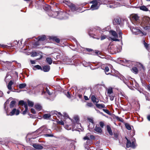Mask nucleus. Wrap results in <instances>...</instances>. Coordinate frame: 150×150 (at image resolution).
I'll use <instances>...</instances> for the list:
<instances>
[{
	"mask_svg": "<svg viewBox=\"0 0 150 150\" xmlns=\"http://www.w3.org/2000/svg\"><path fill=\"white\" fill-rule=\"evenodd\" d=\"M150 25V18L147 16L144 17L143 18L141 24L142 27L144 29H147Z\"/></svg>",
	"mask_w": 150,
	"mask_h": 150,
	"instance_id": "f257e3e1",
	"label": "nucleus"
},
{
	"mask_svg": "<svg viewBox=\"0 0 150 150\" xmlns=\"http://www.w3.org/2000/svg\"><path fill=\"white\" fill-rule=\"evenodd\" d=\"M131 31L133 34L135 35L141 34V36L146 35V33L144 32L141 31L139 29L134 27H132L130 28Z\"/></svg>",
	"mask_w": 150,
	"mask_h": 150,
	"instance_id": "f03ea898",
	"label": "nucleus"
},
{
	"mask_svg": "<svg viewBox=\"0 0 150 150\" xmlns=\"http://www.w3.org/2000/svg\"><path fill=\"white\" fill-rule=\"evenodd\" d=\"M68 14L65 12H58L57 18L59 19H66L67 18Z\"/></svg>",
	"mask_w": 150,
	"mask_h": 150,
	"instance_id": "7ed1b4c3",
	"label": "nucleus"
},
{
	"mask_svg": "<svg viewBox=\"0 0 150 150\" xmlns=\"http://www.w3.org/2000/svg\"><path fill=\"white\" fill-rule=\"evenodd\" d=\"M91 3L93 4L91 7L90 9L92 10L97 9L99 6L98 5V3L96 1H93L91 2Z\"/></svg>",
	"mask_w": 150,
	"mask_h": 150,
	"instance_id": "20e7f679",
	"label": "nucleus"
},
{
	"mask_svg": "<svg viewBox=\"0 0 150 150\" xmlns=\"http://www.w3.org/2000/svg\"><path fill=\"white\" fill-rule=\"evenodd\" d=\"M20 113V111L18 109L13 108L10 112V115L13 116L14 115H18Z\"/></svg>",
	"mask_w": 150,
	"mask_h": 150,
	"instance_id": "39448f33",
	"label": "nucleus"
},
{
	"mask_svg": "<svg viewBox=\"0 0 150 150\" xmlns=\"http://www.w3.org/2000/svg\"><path fill=\"white\" fill-rule=\"evenodd\" d=\"M66 4L71 8L72 10L73 11H76V9L75 7V5L73 4L69 1H67Z\"/></svg>",
	"mask_w": 150,
	"mask_h": 150,
	"instance_id": "423d86ee",
	"label": "nucleus"
},
{
	"mask_svg": "<svg viewBox=\"0 0 150 150\" xmlns=\"http://www.w3.org/2000/svg\"><path fill=\"white\" fill-rule=\"evenodd\" d=\"M51 13L52 14L50 13H48L49 16L50 17L57 18V17L58 13V12H52Z\"/></svg>",
	"mask_w": 150,
	"mask_h": 150,
	"instance_id": "0eeeda50",
	"label": "nucleus"
},
{
	"mask_svg": "<svg viewBox=\"0 0 150 150\" xmlns=\"http://www.w3.org/2000/svg\"><path fill=\"white\" fill-rule=\"evenodd\" d=\"M33 146L35 149H43V147L40 144H34Z\"/></svg>",
	"mask_w": 150,
	"mask_h": 150,
	"instance_id": "6e6552de",
	"label": "nucleus"
},
{
	"mask_svg": "<svg viewBox=\"0 0 150 150\" xmlns=\"http://www.w3.org/2000/svg\"><path fill=\"white\" fill-rule=\"evenodd\" d=\"M113 22L114 25L120 24L121 23V20L120 18H116L113 21Z\"/></svg>",
	"mask_w": 150,
	"mask_h": 150,
	"instance_id": "1a4fd4ad",
	"label": "nucleus"
},
{
	"mask_svg": "<svg viewBox=\"0 0 150 150\" xmlns=\"http://www.w3.org/2000/svg\"><path fill=\"white\" fill-rule=\"evenodd\" d=\"M106 129L107 130L109 134L111 136H112L113 134L110 127L109 125H108L106 126Z\"/></svg>",
	"mask_w": 150,
	"mask_h": 150,
	"instance_id": "9d476101",
	"label": "nucleus"
},
{
	"mask_svg": "<svg viewBox=\"0 0 150 150\" xmlns=\"http://www.w3.org/2000/svg\"><path fill=\"white\" fill-rule=\"evenodd\" d=\"M94 130L96 133H101L102 132V130L101 128L99 127L96 126L94 129Z\"/></svg>",
	"mask_w": 150,
	"mask_h": 150,
	"instance_id": "9b49d317",
	"label": "nucleus"
},
{
	"mask_svg": "<svg viewBox=\"0 0 150 150\" xmlns=\"http://www.w3.org/2000/svg\"><path fill=\"white\" fill-rule=\"evenodd\" d=\"M47 129L45 126H43L39 128L38 129L39 131H41L42 132L44 133H46V131H47Z\"/></svg>",
	"mask_w": 150,
	"mask_h": 150,
	"instance_id": "f8f14e48",
	"label": "nucleus"
},
{
	"mask_svg": "<svg viewBox=\"0 0 150 150\" xmlns=\"http://www.w3.org/2000/svg\"><path fill=\"white\" fill-rule=\"evenodd\" d=\"M50 69V67L49 65L44 66L43 67V70L45 72H47L49 71Z\"/></svg>",
	"mask_w": 150,
	"mask_h": 150,
	"instance_id": "ddd939ff",
	"label": "nucleus"
},
{
	"mask_svg": "<svg viewBox=\"0 0 150 150\" xmlns=\"http://www.w3.org/2000/svg\"><path fill=\"white\" fill-rule=\"evenodd\" d=\"M35 107L36 109L38 111L40 110L42 108V106L38 104H36L35 105Z\"/></svg>",
	"mask_w": 150,
	"mask_h": 150,
	"instance_id": "4468645a",
	"label": "nucleus"
},
{
	"mask_svg": "<svg viewBox=\"0 0 150 150\" xmlns=\"http://www.w3.org/2000/svg\"><path fill=\"white\" fill-rule=\"evenodd\" d=\"M38 41H43L46 39V37L45 35H42L41 36H39L38 37Z\"/></svg>",
	"mask_w": 150,
	"mask_h": 150,
	"instance_id": "2eb2a0df",
	"label": "nucleus"
},
{
	"mask_svg": "<svg viewBox=\"0 0 150 150\" xmlns=\"http://www.w3.org/2000/svg\"><path fill=\"white\" fill-rule=\"evenodd\" d=\"M110 33H111V35L115 38H118V35L115 31L111 30L110 31Z\"/></svg>",
	"mask_w": 150,
	"mask_h": 150,
	"instance_id": "dca6fc26",
	"label": "nucleus"
},
{
	"mask_svg": "<svg viewBox=\"0 0 150 150\" xmlns=\"http://www.w3.org/2000/svg\"><path fill=\"white\" fill-rule=\"evenodd\" d=\"M13 84V82L11 81L9 82L7 86V87L8 89L9 90H11L12 89V88L11 87V86Z\"/></svg>",
	"mask_w": 150,
	"mask_h": 150,
	"instance_id": "f3484780",
	"label": "nucleus"
},
{
	"mask_svg": "<svg viewBox=\"0 0 150 150\" xmlns=\"http://www.w3.org/2000/svg\"><path fill=\"white\" fill-rule=\"evenodd\" d=\"M91 98L92 100L93 103H98V101H97L96 98L94 95L92 96Z\"/></svg>",
	"mask_w": 150,
	"mask_h": 150,
	"instance_id": "a211bd4d",
	"label": "nucleus"
},
{
	"mask_svg": "<svg viewBox=\"0 0 150 150\" xmlns=\"http://www.w3.org/2000/svg\"><path fill=\"white\" fill-rule=\"evenodd\" d=\"M96 106L98 108H105V105L103 104H97Z\"/></svg>",
	"mask_w": 150,
	"mask_h": 150,
	"instance_id": "6ab92c4d",
	"label": "nucleus"
},
{
	"mask_svg": "<svg viewBox=\"0 0 150 150\" xmlns=\"http://www.w3.org/2000/svg\"><path fill=\"white\" fill-rule=\"evenodd\" d=\"M16 103V101L15 100H12V101L10 105V108H12L14 107L15 105V103Z\"/></svg>",
	"mask_w": 150,
	"mask_h": 150,
	"instance_id": "aec40b11",
	"label": "nucleus"
},
{
	"mask_svg": "<svg viewBox=\"0 0 150 150\" xmlns=\"http://www.w3.org/2000/svg\"><path fill=\"white\" fill-rule=\"evenodd\" d=\"M13 62H16L15 61H13L12 62H8V61H6V62H3L6 65H10L12 64V63Z\"/></svg>",
	"mask_w": 150,
	"mask_h": 150,
	"instance_id": "412c9836",
	"label": "nucleus"
},
{
	"mask_svg": "<svg viewBox=\"0 0 150 150\" xmlns=\"http://www.w3.org/2000/svg\"><path fill=\"white\" fill-rule=\"evenodd\" d=\"M140 9L141 10L145 11H147L148 10V8H147L145 6H140Z\"/></svg>",
	"mask_w": 150,
	"mask_h": 150,
	"instance_id": "4be33fe9",
	"label": "nucleus"
},
{
	"mask_svg": "<svg viewBox=\"0 0 150 150\" xmlns=\"http://www.w3.org/2000/svg\"><path fill=\"white\" fill-rule=\"evenodd\" d=\"M126 139L127 140V142L126 144V146L127 148L129 147H131V142L128 140V139L126 138Z\"/></svg>",
	"mask_w": 150,
	"mask_h": 150,
	"instance_id": "5701e85b",
	"label": "nucleus"
},
{
	"mask_svg": "<svg viewBox=\"0 0 150 150\" xmlns=\"http://www.w3.org/2000/svg\"><path fill=\"white\" fill-rule=\"evenodd\" d=\"M51 115L50 114H45L43 116V117L44 119H47L49 118Z\"/></svg>",
	"mask_w": 150,
	"mask_h": 150,
	"instance_id": "b1692460",
	"label": "nucleus"
},
{
	"mask_svg": "<svg viewBox=\"0 0 150 150\" xmlns=\"http://www.w3.org/2000/svg\"><path fill=\"white\" fill-rule=\"evenodd\" d=\"M47 62L49 64H51L52 63V60L51 58L48 57L46 59Z\"/></svg>",
	"mask_w": 150,
	"mask_h": 150,
	"instance_id": "393cba45",
	"label": "nucleus"
},
{
	"mask_svg": "<svg viewBox=\"0 0 150 150\" xmlns=\"http://www.w3.org/2000/svg\"><path fill=\"white\" fill-rule=\"evenodd\" d=\"M26 86V85L25 83H21L19 85L18 87L20 88L21 89L25 88Z\"/></svg>",
	"mask_w": 150,
	"mask_h": 150,
	"instance_id": "a878e982",
	"label": "nucleus"
},
{
	"mask_svg": "<svg viewBox=\"0 0 150 150\" xmlns=\"http://www.w3.org/2000/svg\"><path fill=\"white\" fill-rule=\"evenodd\" d=\"M25 110L23 112V115H25V114H26V113H27V111H28V105H26V104H25Z\"/></svg>",
	"mask_w": 150,
	"mask_h": 150,
	"instance_id": "bb28decb",
	"label": "nucleus"
},
{
	"mask_svg": "<svg viewBox=\"0 0 150 150\" xmlns=\"http://www.w3.org/2000/svg\"><path fill=\"white\" fill-rule=\"evenodd\" d=\"M132 71L135 74H137L138 73V69L137 67H134L132 69Z\"/></svg>",
	"mask_w": 150,
	"mask_h": 150,
	"instance_id": "cd10ccee",
	"label": "nucleus"
},
{
	"mask_svg": "<svg viewBox=\"0 0 150 150\" xmlns=\"http://www.w3.org/2000/svg\"><path fill=\"white\" fill-rule=\"evenodd\" d=\"M25 104L26 105L27 103L26 102H25L23 100H20L19 102V105H24V107H25Z\"/></svg>",
	"mask_w": 150,
	"mask_h": 150,
	"instance_id": "c85d7f7f",
	"label": "nucleus"
},
{
	"mask_svg": "<svg viewBox=\"0 0 150 150\" xmlns=\"http://www.w3.org/2000/svg\"><path fill=\"white\" fill-rule=\"evenodd\" d=\"M28 106L30 107H33L34 105V103L33 102L29 100L28 101Z\"/></svg>",
	"mask_w": 150,
	"mask_h": 150,
	"instance_id": "c756f323",
	"label": "nucleus"
},
{
	"mask_svg": "<svg viewBox=\"0 0 150 150\" xmlns=\"http://www.w3.org/2000/svg\"><path fill=\"white\" fill-rule=\"evenodd\" d=\"M113 93V91L112 89L110 88H109L107 90V94H111V93Z\"/></svg>",
	"mask_w": 150,
	"mask_h": 150,
	"instance_id": "7c9ffc66",
	"label": "nucleus"
},
{
	"mask_svg": "<svg viewBox=\"0 0 150 150\" xmlns=\"http://www.w3.org/2000/svg\"><path fill=\"white\" fill-rule=\"evenodd\" d=\"M34 70H35L36 69H42L41 67L39 65H36L33 68Z\"/></svg>",
	"mask_w": 150,
	"mask_h": 150,
	"instance_id": "2f4dec72",
	"label": "nucleus"
},
{
	"mask_svg": "<svg viewBox=\"0 0 150 150\" xmlns=\"http://www.w3.org/2000/svg\"><path fill=\"white\" fill-rule=\"evenodd\" d=\"M52 39L54 40L57 43H59L60 42L59 39L56 37H53Z\"/></svg>",
	"mask_w": 150,
	"mask_h": 150,
	"instance_id": "473e14b6",
	"label": "nucleus"
},
{
	"mask_svg": "<svg viewBox=\"0 0 150 150\" xmlns=\"http://www.w3.org/2000/svg\"><path fill=\"white\" fill-rule=\"evenodd\" d=\"M126 128L128 130H130L131 129V127L130 125L126 123L125 125Z\"/></svg>",
	"mask_w": 150,
	"mask_h": 150,
	"instance_id": "72a5a7b5",
	"label": "nucleus"
},
{
	"mask_svg": "<svg viewBox=\"0 0 150 150\" xmlns=\"http://www.w3.org/2000/svg\"><path fill=\"white\" fill-rule=\"evenodd\" d=\"M133 18L134 19L135 21H137L139 19V17L137 15H134L133 16Z\"/></svg>",
	"mask_w": 150,
	"mask_h": 150,
	"instance_id": "f704fd0d",
	"label": "nucleus"
},
{
	"mask_svg": "<svg viewBox=\"0 0 150 150\" xmlns=\"http://www.w3.org/2000/svg\"><path fill=\"white\" fill-rule=\"evenodd\" d=\"M43 8L45 10H47L50 8V6L49 5H47L45 6L44 7H43Z\"/></svg>",
	"mask_w": 150,
	"mask_h": 150,
	"instance_id": "c9c22d12",
	"label": "nucleus"
},
{
	"mask_svg": "<svg viewBox=\"0 0 150 150\" xmlns=\"http://www.w3.org/2000/svg\"><path fill=\"white\" fill-rule=\"evenodd\" d=\"M109 68L108 67H105V68L104 70L105 71V72L106 74L108 75L110 73H108V74L107 73V72L109 71Z\"/></svg>",
	"mask_w": 150,
	"mask_h": 150,
	"instance_id": "e433bc0d",
	"label": "nucleus"
},
{
	"mask_svg": "<svg viewBox=\"0 0 150 150\" xmlns=\"http://www.w3.org/2000/svg\"><path fill=\"white\" fill-rule=\"evenodd\" d=\"M57 122L58 124L61 125H64V122L62 120L60 121H58Z\"/></svg>",
	"mask_w": 150,
	"mask_h": 150,
	"instance_id": "4c0bfd02",
	"label": "nucleus"
},
{
	"mask_svg": "<svg viewBox=\"0 0 150 150\" xmlns=\"http://www.w3.org/2000/svg\"><path fill=\"white\" fill-rule=\"evenodd\" d=\"M83 139L84 140H87V142H88V141H90V142H91V140L87 136L84 137L83 138Z\"/></svg>",
	"mask_w": 150,
	"mask_h": 150,
	"instance_id": "58836bf2",
	"label": "nucleus"
},
{
	"mask_svg": "<svg viewBox=\"0 0 150 150\" xmlns=\"http://www.w3.org/2000/svg\"><path fill=\"white\" fill-rule=\"evenodd\" d=\"M144 46L146 48V49L148 48L149 44L146 43L144 41Z\"/></svg>",
	"mask_w": 150,
	"mask_h": 150,
	"instance_id": "ea45409f",
	"label": "nucleus"
},
{
	"mask_svg": "<svg viewBox=\"0 0 150 150\" xmlns=\"http://www.w3.org/2000/svg\"><path fill=\"white\" fill-rule=\"evenodd\" d=\"M44 136L45 137H53V135L52 134H44Z\"/></svg>",
	"mask_w": 150,
	"mask_h": 150,
	"instance_id": "a19ab883",
	"label": "nucleus"
},
{
	"mask_svg": "<svg viewBox=\"0 0 150 150\" xmlns=\"http://www.w3.org/2000/svg\"><path fill=\"white\" fill-rule=\"evenodd\" d=\"M38 54L36 52H32L31 56L33 57H34L37 55Z\"/></svg>",
	"mask_w": 150,
	"mask_h": 150,
	"instance_id": "79ce46f5",
	"label": "nucleus"
},
{
	"mask_svg": "<svg viewBox=\"0 0 150 150\" xmlns=\"http://www.w3.org/2000/svg\"><path fill=\"white\" fill-rule=\"evenodd\" d=\"M110 40L112 41H119V40L118 39L112 38H110Z\"/></svg>",
	"mask_w": 150,
	"mask_h": 150,
	"instance_id": "37998d69",
	"label": "nucleus"
},
{
	"mask_svg": "<svg viewBox=\"0 0 150 150\" xmlns=\"http://www.w3.org/2000/svg\"><path fill=\"white\" fill-rule=\"evenodd\" d=\"M103 110L105 113H107V114L108 115L110 114V113L109 111L107 109H103Z\"/></svg>",
	"mask_w": 150,
	"mask_h": 150,
	"instance_id": "c03bdc74",
	"label": "nucleus"
},
{
	"mask_svg": "<svg viewBox=\"0 0 150 150\" xmlns=\"http://www.w3.org/2000/svg\"><path fill=\"white\" fill-rule=\"evenodd\" d=\"M118 33L119 35V37L121 39L122 38V33L121 30H120L118 31Z\"/></svg>",
	"mask_w": 150,
	"mask_h": 150,
	"instance_id": "a18cd8bd",
	"label": "nucleus"
},
{
	"mask_svg": "<svg viewBox=\"0 0 150 150\" xmlns=\"http://www.w3.org/2000/svg\"><path fill=\"white\" fill-rule=\"evenodd\" d=\"M131 147L134 148L135 147V144L134 141L132 142L131 143Z\"/></svg>",
	"mask_w": 150,
	"mask_h": 150,
	"instance_id": "49530a36",
	"label": "nucleus"
},
{
	"mask_svg": "<svg viewBox=\"0 0 150 150\" xmlns=\"http://www.w3.org/2000/svg\"><path fill=\"white\" fill-rule=\"evenodd\" d=\"M106 37V36L105 35H102L101 37L100 40H104V39H105Z\"/></svg>",
	"mask_w": 150,
	"mask_h": 150,
	"instance_id": "de8ad7c7",
	"label": "nucleus"
},
{
	"mask_svg": "<svg viewBox=\"0 0 150 150\" xmlns=\"http://www.w3.org/2000/svg\"><path fill=\"white\" fill-rule=\"evenodd\" d=\"M100 125L101 127H103L104 126V123L103 122H100Z\"/></svg>",
	"mask_w": 150,
	"mask_h": 150,
	"instance_id": "09e8293b",
	"label": "nucleus"
},
{
	"mask_svg": "<svg viewBox=\"0 0 150 150\" xmlns=\"http://www.w3.org/2000/svg\"><path fill=\"white\" fill-rule=\"evenodd\" d=\"M66 96L67 97L69 98H70L71 97V95L69 91L67 92Z\"/></svg>",
	"mask_w": 150,
	"mask_h": 150,
	"instance_id": "8fccbe9b",
	"label": "nucleus"
},
{
	"mask_svg": "<svg viewBox=\"0 0 150 150\" xmlns=\"http://www.w3.org/2000/svg\"><path fill=\"white\" fill-rule=\"evenodd\" d=\"M64 117L67 118H69V116H68V115L66 113H64Z\"/></svg>",
	"mask_w": 150,
	"mask_h": 150,
	"instance_id": "3c124183",
	"label": "nucleus"
},
{
	"mask_svg": "<svg viewBox=\"0 0 150 150\" xmlns=\"http://www.w3.org/2000/svg\"><path fill=\"white\" fill-rule=\"evenodd\" d=\"M31 112L33 114H35L36 112L34 109L32 108L31 109Z\"/></svg>",
	"mask_w": 150,
	"mask_h": 150,
	"instance_id": "603ef678",
	"label": "nucleus"
},
{
	"mask_svg": "<svg viewBox=\"0 0 150 150\" xmlns=\"http://www.w3.org/2000/svg\"><path fill=\"white\" fill-rule=\"evenodd\" d=\"M110 99L112 101L114 100V96H110Z\"/></svg>",
	"mask_w": 150,
	"mask_h": 150,
	"instance_id": "864d4df0",
	"label": "nucleus"
},
{
	"mask_svg": "<svg viewBox=\"0 0 150 150\" xmlns=\"http://www.w3.org/2000/svg\"><path fill=\"white\" fill-rule=\"evenodd\" d=\"M74 119L76 121V122H78L79 118H78V117H74Z\"/></svg>",
	"mask_w": 150,
	"mask_h": 150,
	"instance_id": "5fc2aeb1",
	"label": "nucleus"
},
{
	"mask_svg": "<svg viewBox=\"0 0 150 150\" xmlns=\"http://www.w3.org/2000/svg\"><path fill=\"white\" fill-rule=\"evenodd\" d=\"M87 105L89 107H91L93 106V105L91 103H88Z\"/></svg>",
	"mask_w": 150,
	"mask_h": 150,
	"instance_id": "6e6d98bb",
	"label": "nucleus"
},
{
	"mask_svg": "<svg viewBox=\"0 0 150 150\" xmlns=\"http://www.w3.org/2000/svg\"><path fill=\"white\" fill-rule=\"evenodd\" d=\"M90 138L91 139H95V137L93 135H91L90 136Z\"/></svg>",
	"mask_w": 150,
	"mask_h": 150,
	"instance_id": "4d7b16f0",
	"label": "nucleus"
},
{
	"mask_svg": "<svg viewBox=\"0 0 150 150\" xmlns=\"http://www.w3.org/2000/svg\"><path fill=\"white\" fill-rule=\"evenodd\" d=\"M88 120H89V121L91 123H92L93 124V120L92 119H91V118H89L88 119Z\"/></svg>",
	"mask_w": 150,
	"mask_h": 150,
	"instance_id": "13d9d810",
	"label": "nucleus"
},
{
	"mask_svg": "<svg viewBox=\"0 0 150 150\" xmlns=\"http://www.w3.org/2000/svg\"><path fill=\"white\" fill-rule=\"evenodd\" d=\"M30 62L32 64H35V62L34 60H30Z\"/></svg>",
	"mask_w": 150,
	"mask_h": 150,
	"instance_id": "bf43d9fd",
	"label": "nucleus"
},
{
	"mask_svg": "<svg viewBox=\"0 0 150 150\" xmlns=\"http://www.w3.org/2000/svg\"><path fill=\"white\" fill-rule=\"evenodd\" d=\"M47 131L46 133H50L51 132V131L50 129H47Z\"/></svg>",
	"mask_w": 150,
	"mask_h": 150,
	"instance_id": "052dcab7",
	"label": "nucleus"
},
{
	"mask_svg": "<svg viewBox=\"0 0 150 150\" xmlns=\"http://www.w3.org/2000/svg\"><path fill=\"white\" fill-rule=\"evenodd\" d=\"M3 92L1 91H0V97H2L3 96Z\"/></svg>",
	"mask_w": 150,
	"mask_h": 150,
	"instance_id": "680f3d73",
	"label": "nucleus"
},
{
	"mask_svg": "<svg viewBox=\"0 0 150 150\" xmlns=\"http://www.w3.org/2000/svg\"><path fill=\"white\" fill-rule=\"evenodd\" d=\"M147 87L148 90L150 91V84L147 86Z\"/></svg>",
	"mask_w": 150,
	"mask_h": 150,
	"instance_id": "e2e57ef3",
	"label": "nucleus"
},
{
	"mask_svg": "<svg viewBox=\"0 0 150 150\" xmlns=\"http://www.w3.org/2000/svg\"><path fill=\"white\" fill-rule=\"evenodd\" d=\"M84 98L86 100H88V97L86 96H84Z\"/></svg>",
	"mask_w": 150,
	"mask_h": 150,
	"instance_id": "0e129e2a",
	"label": "nucleus"
},
{
	"mask_svg": "<svg viewBox=\"0 0 150 150\" xmlns=\"http://www.w3.org/2000/svg\"><path fill=\"white\" fill-rule=\"evenodd\" d=\"M47 93L49 95H50L51 94V93H50V92L49 91V90H47Z\"/></svg>",
	"mask_w": 150,
	"mask_h": 150,
	"instance_id": "69168bd1",
	"label": "nucleus"
},
{
	"mask_svg": "<svg viewBox=\"0 0 150 150\" xmlns=\"http://www.w3.org/2000/svg\"><path fill=\"white\" fill-rule=\"evenodd\" d=\"M9 102V100H7L6 101V102L4 104V105H5L6 104H7Z\"/></svg>",
	"mask_w": 150,
	"mask_h": 150,
	"instance_id": "338daca9",
	"label": "nucleus"
},
{
	"mask_svg": "<svg viewBox=\"0 0 150 150\" xmlns=\"http://www.w3.org/2000/svg\"><path fill=\"white\" fill-rule=\"evenodd\" d=\"M147 119L149 121H150V115L148 116Z\"/></svg>",
	"mask_w": 150,
	"mask_h": 150,
	"instance_id": "774afa93",
	"label": "nucleus"
}]
</instances>
